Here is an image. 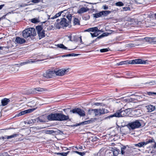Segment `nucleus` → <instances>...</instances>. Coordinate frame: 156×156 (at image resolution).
I'll use <instances>...</instances> for the list:
<instances>
[{"mask_svg":"<svg viewBox=\"0 0 156 156\" xmlns=\"http://www.w3.org/2000/svg\"><path fill=\"white\" fill-rule=\"evenodd\" d=\"M31 2L34 3H38L40 2V0H31Z\"/></svg>","mask_w":156,"mask_h":156,"instance_id":"nucleus-44","label":"nucleus"},{"mask_svg":"<svg viewBox=\"0 0 156 156\" xmlns=\"http://www.w3.org/2000/svg\"><path fill=\"white\" fill-rule=\"evenodd\" d=\"M4 5H0V10L3 7Z\"/></svg>","mask_w":156,"mask_h":156,"instance_id":"nucleus-61","label":"nucleus"},{"mask_svg":"<svg viewBox=\"0 0 156 156\" xmlns=\"http://www.w3.org/2000/svg\"><path fill=\"white\" fill-rule=\"evenodd\" d=\"M27 5L26 4H23V5L22 6V5H21L20 6L21 7H22V6H27Z\"/></svg>","mask_w":156,"mask_h":156,"instance_id":"nucleus-62","label":"nucleus"},{"mask_svg":"<svg viewBox=\"0 0 156 156\" xmlns=\"http://www.w3.org/2000/svg\"><path fill=\"white\" fill-rule=\"evenodd\" d=\"M14 21L15 20H8V23L9 24V25H14L16 24V23H17L15 22Z\"/></svg>","mask_w":156,"mask_h":156,"instance_id":"nucleus-31","label":"nucleus"},{"mask_svg":"<svg viewBox=\"0 0 156 156\" xmlns=\"http://www.w3.org/2000/svg\"><path fill=\"white\" fill-rule=\"evenodd\" d=\"M144 40V38H138L136 39V41H143Z\"/></svg>","mask_w":156,"mask_h":156,"instance_id":"nucleus-52","label":"nucleus"},{"mask_svg":"<svg viewBox=\"0 0 156 156\" xmlns=\"http://www.w3.org/2000/svg\"><path fill=\"white\" fill-rule=\"evenodd\" d=\"M47 118L49 121H62L69 119L68 115H66L61 113H51L47 116Z\"/></svg>","mask_w":156,"mask_h":156,"instance_id":"nucleus-1","label":"nucleus"},{"mask_svg":"<svg viewBox=\"0 0 156 156\" xmlns=\"http://www.w3.org/2000/svg\"><path fill=\"white\" fill-rule=\"evenodd\" d=\"M36 35L35 29L34 28H29L24 30L23 32V36L25 38H27L31 36Z\"/></svg>","mask_w":156,"mask_h":156,"instance_id":"nucleus-3","label":"nucleus"},{"mask_svg":"<svg viewBox=\"0 0 156 156\" xmlns=\"http://www.w3.org/2000/svg\"><path fill=\"white\" fill-rule=\"evenodd\" d=\"M68 20H71L72 19L71 17V14H69L68 16H67Z\"/></svg>","mask_w":156,"mask_h":156,"instance_id":"nucleus-56","label":"nucleus"},{"mask_svg":"<svg viewBox=\"0 0 156 156\" xmlns=\"http://www.w3.org/2000/svg\"><path fill=\"white\" fill-rule=\"evenodd\" d=\"M99 109H95V116H100V115Z\"/></svg>","mask_w":156,"mask_h":156,"instance_id":"nucleus-34","label":"nucleus"},{"mask_svg":"<svg viewBox=\"0 0 156 156\" xmlns=\"http://www.w3.org/2000/svg\"><path fill=\"white\" fill-rule=\"evenodd\" d=\"M147 94L149 95H152L153 94L156 95V93H154L153 92H147Z\"/></svg>","mask_w":156,"mask_h":156,"instance_id":"nucleus-50","label":"nucleus"},{"mask_svg":"<svg viewBox=\"0 0 156 156\" xmlns=\"http://www.w3.org/2000/svg\"><path fill=\"white\" fill-rule=\"evenodd\" d=\"M70 112L73 113H77L81 116H84L85 115V113L84 111L80 108H76L70 110Z\"/></svg>","mask_w":156,"mask_h":156,"instance_id":"nucleus-6","label":"nucleus"},{"mask_svg":"<svg viewBox=\"0 0 156 156\" xmlns=\"http://www.w3.org/2000/svg\"><path fill=\"white\" fill-rule=\"evenodd\" d=\"M93 122V121L92 120H88V121H86L83 122L82 123V124H87Z\"/></svg>","mask_w":156,"mask_h":156,"instance_id":"nucleus-36","label":"nucleus"},{"mask_svg":"<svg viewBox=\"0 0 156 156\" xmlns=\"http://www.w3.org/2000/svg\"><path fill=\"white\" fill-rule=\"evenodd\" d=\"M57 46L60 48L63 49H67V48L62 44H58L57 45Z\"/></svg>","mask_w":156,"mask_h":156,"instance_id":"nucleus-29","label":"nucleus"},{"mask_svg":"<svg viewBox=\"0 0 156 156\" xmlns=\"http://www.w3.org/2000/svg\"><path fill=\"white\" fill-rule=\"evenodd\" d=\"M54 133V131L53 130H47L45 131V133L47 134H51Z\"/></svg>","mask_w":156,"mask_h":156,"instance_id":"nucleus-43","label":"nucleus"},{"mask_svg":"<svg viewBox=\"0 0 156 156\" xmlns=\"http://www.w3.org/2000/svg\"><path fill=\"white\" fill-rule=\"evenodd\" d=\"M69 69H62L57 71H55V75L62 76L66 74L69 71Z\"/></svg>","mask_w":156,"mask_h":156,"instance_id":"nucleus-7","label":"nucleus"},{"mask_svg":"<svg viewBox=\"0 0 156 156\" xmlns=\"http://www.w3.org/2000/svg\"><path fill=\"white\" fill-rule=\"evenodd\" d=\"M141 126V123L139 120H136L135 121L129 123L127 125V127L130 130H133L139 128Z\"/></svg>","mask_w":156,"mask_h":156,"instance_id":"nucleus-4","label":"nucleus"},{"mask_svg":"<svg viewBox=\"0 0 156 156\" xmlns=\"http://www.w3.org/2000/svg\"><path fill=\"white\" fill-rule=\"evenodd\" d=\"M72 54V56H77V54Z\"/></svg>","mask_w":156,"mask_h":156,"instance_id":"nucleus-60","label":"nucleus"},{"mask_svg":"<svg viewBox=\"0 0 156 156\" xmlns=\"http://www.w3.org/2000/svg\"><path fill=\"white\" fill-rule=\"evenodd\" d=\"M31 22L32 23H36L39 22L38 20H31Z\"/></svg>","mask_w":156,"mask_h":156,"instance_id":"nucleus-53","label":"nucleus"},{"mask_svg":"<svg viewBox=\"0 0 156 156\" xmlns=\"http://www.w3.org/2000/svg\"><path fill=\"white\" fill-rule=\"evenodd\" d=\"M36 90L38 91H39V92H42V91H47V90L46 89H44V88H43L38 87V88H37L34 89V91L35 92Z\"/></svg>","mask_w":156,"mask_h":156,"instance_id":"nucleus-22","label":"nucleus"},{"mask_svg":"<svg viewBox=\"0 0 156 156\" xmlns=\"http://www.w3.org/2000/svg\"><path fill=\"white\" fill-rule=\"evenodd\" d=\"M99 113L100 115L102 114H104L108 112V110L105 108H102L99 109Z\"/></svg>","mask_w":156,"mask_h":156,"instance_id":"nucleus-20","label":"nucleus"},{"mask_svg":"<svg viewBox=\"0 0 156 156\" xmlns=\"http://www.w3.org/2000/svg\"><path fill=\"white\" fill-rule=\"evenodd\" d=\"M103 9L105 10L108 9V6L106 5H103Z\"/></svg>","mask_w":156,"mask_h":156,"instance_id":"nucleus-51","label":"nucleus"},{"mask_svg":"<svg viewBox=\"0 0 156 156\" xmlns=\"http://www.w3.org/2000/svg\"><path fill=\"white\" fill-rule=\"evenodd\" d=\"M152 43L154 44H156V37H152Z\"/></svg>","mask_w":156,"mask_h":156,"instance_id":"nucleus-48","label":"nucleus"},{"mask_svg":"<svg viewBox=\"0 0 156 156\" xmlns=\"http://www.w3.org/2000/svg\"><path fill=\"white\" fill-rule=\"evenodd\" d=\"M18 135L16 134H14L13 135H11L10 136H6L3 137V139H11L13 138L16 137Z\"/></svg>","mask_w":156,"mask_h":156,"instance_id":"nucleus-19","label":"nucleus"},{"mask_svg":"<svg viewBox=\"0 0 156 156\" xmlns=\"http://www.w3.org/2000/svg\"><path fill=\"white\" fill-rule=\"evenodd\" d=\"M130 64H146L147 62V60H143L141 59H136L129 61Z\"/></svg>","mask_w":156,"mask_h":156,"instance_id":"nucleus-8","label":"nucleus"},{"mask_svg":"<svg viewBox=\"0 0 156 156\" xmlns=\"http://www.w3.org/2000/svg\"><path fill=\"white\" fill-rule=\"evenodd\" d=\"M10 101V100L9 99L4 98L1 100L2 105L3 106L6 105L8 104Z\"/></svg>","mask_w":156,"mask_h":156,"instance_id":"nucleus-15","label":"nucleus"},{"mask_svg":"<svg viewBox=\"0 0 156 156\" xmlns=\"http://www.w3.org/2000/svg\"><path fill=\"white\" fill-rule=\"evenodd\" d=\"M67 155V154L66 153H62L61 155L65 156Z\"/></svg>","mask_w":156,"mask_h":156,"instance_id":"nucleus-57","label":"nucleus"},{"mask_svg":"<svg viewBox=\"0 0 156 156\" xmlns=\"http://www.w3.org/2000/svg\"><path fill=\"white\" fill-rule=\"evenodd\" d=\"M88 114L90 115H94L95 109H90L88 110Z\"/></svg>","mask_w":156,"mask_h":156,"instance_id":"nucleus-30","label":"nucleus"},{"mask_svg":"<svg viewBox=\"0 0 156 156\" xmlns=\"http://www.w3.org/2000/svg\"><path fill=\"white\" fill-rule=\"evenodd\" d=\"M112 33V32H105L104 33H103L101 35L99 36L98 37H97V38L95 40H96L98 39H100L102 37H105V36H107L108 35L111 34Z\"/></svg>","mask_w":156,"mask_h":156,"instance_id":"nucleus-17","label":"nucleus"},{"mask_svg":"<svg viewBox=\"0 0 156 156\" xmlns=\"http://www.w3.org/2000/svg\"><path fill=\"white\" fill-rule=\"evenodd\" d=\"M127 63L126 61H122L116 64L117 66L122 65L124 64H126Z\"/></svg>","mask_w":156,"mask_h":156,"instance_id":"nucleus-40","label":"nucleus"},{"mask_svg":"<svg viewBox=\"0 0 156 156\" xmlns=\"http://www.w3.org/2000/svg\"><path fill=\"white\" fill-rule=\"evenodd\" d=\"M36 29L37 33L42 30V28L41 26H38L36 27Z\"/></svg>","mask_w":156,"mask_h":156,"instance_id":"nucleus-33","label":"nucleus"},{"mask_svg":"<svg viewBox=\"0 0 156 156\" xmlns=\"http://www.w3.org/2000/svg\"><path fill=\"white\" fill-rule=\"evenodd\" d=\"M74 25H80L79 20H73Z\"/></svg>","mask_w":156,"mask_h":156,"instance_id":"nucleus-39","label":"nucleus"},{"mask_svg":"<svg viewBox=\"0 0 156 156\" xmlns=\"http://www.w3.org/2000/svg\"><path fill=\"white\" fill-rule=\"evenodd\" d=\"M34 62H33V61H30L29 60H28L26 62H23L21 63V64H22L23 65H25V64H27L28 63H30V62L33 63Z\"/></svg>","mask_w":156,"mask_h":156,"instance_id":"nucleus-46","label":"nucleus"},{"mask_svg":"<svg viewBox=\"0 0 156 156\" xmlns=\"http://www.w3.org/2000/svg\"><path fill=\"white\" fill-rule=\"evenodd\" d=\"M131 108L126 109L125 110H122V109L117 111L115 113L108 117L109 118L116 117H124L128 115L129 112L130 111Z\"/></svg>","mask_w":156,"mask_h":156,"instance_id":"nucleus-2","label":"nucleus"},{"mask_svg":"<svg viewBox=\"0 0 156 156\" xmlns=\"http://www.w3.org/2000/svg\"><path fill=\"white\" fill-rule=\"evenodd\" d=\"M108 51V50L107 48H104L101 49L100 50V51L101 52H106Z\"/></svg>","mask_w":156,"mask_h":156,"instance_id":"nucleus-42","label":"nucleus"},{"mask_svg":"<svg viewBox=\"0 0 156 156\" xmlns=\"http://www.w3.org/2000/svg\"><path fill=\"white\" fill-rule=\"evenodd\" d=\"M47 117L44 116H42L37 118V122H46Z\"/></svg>","mask_w":156,"mask_h":156,"instance_id":"nucleus-12","label":"nucleus"},{"mask_svg":"<svg viewBox=\"0 0 156 156\" xmlns=\"http://www.w3.org/2000/svg\"><path fill=\"white\" fill-rule=\"evenodd\" d=\"M38 36L40 39L44 37L45 36V31L44 30L38 33Z\"/></svg>","mask_w":156,"mask_h":156,"instance_id":"nucleus-21","label":"nucleus"},{"mask_svg":"<svg viewBox=\"0 0 156 156\" xmlns=\"http://www.w3.org/2000/svg\"><path fill=\"white\" fill-rule=\"evenodd\" d=\"M63 12V11H61L60 12H59L58 13L56 14L54 16L51 18V19H53L55 18H56L57 17H58L60 16L61 14V13Z\"/></svg>","mask_w":156,"mask_h":156,"instance_id":"nucleus-27","label":"nucleus"},{"mask_svg":"<svg viewBox=\"0 0 156 156\" xmlns=\"http://www.w3.org/2000/svg\"><path fill=\"white\" fill-rule=\"evenodd\" d=\"M144 145H145V144H144V142H141L135 145V146H138L139 147H142Z\"/></svg>","mask_w":156,"mask_h":156,"instance_id":"nucleus-32","label":"nucleus"},{"mask_svg":"<svg viewBox=\"0 0 156 156\" xmlns=\"http://www.w3.org/2000/svg\"><path fill=\"white\" fill-rule=\"evenodd\" d=\"M68 37V38L69 39V40H71V36L70 35V36H69Z\"/></svg>","mask_w":156,"mask_h":156,"instance_id":"nucleus-64","label":"nucleus"},{"mask_svg":"<svg viewBox=\"0 0 156 156\" xmlns=\"http://www.w3.org/2000/svg\"><path fill=\"white\" fill-rule=\"evenodd\" d=\"M102 16H106L110 14L111 11H101Z\"/></svg>","mask_w":156,"mask_h":156,"instance_id":"nucleus-25","label":"nucleus"},{"mask_svg":"<svg viewBox=\"0 0 156 156\" xmlns=\"http://www.w3.org/2000/svg\"><path fill=\"white\" fill-rule=\"evenodd\" d=\"M94 33H90V34L91 35V36L92 37H96L99 34H100V32H102L103 31H102L101 30H98H98L96 31H94Z\"/></svg>","mask_w":156,"mask_h":156,"instance_id":"nucleus-16","label":"nucleus"},{"mask_svg":"<svg viewBox=\"0 0 156 156\" xmlns=\"http://www.w3.org/2000/svg\"><path fill=\"white\" fill-rule=\"evenodd\" d=\"M154 142V139H149L146 142H144V144L146 145V144Z\"/></svg>","mask_w":156,"mask_h":156,"instance_id":"nucleus-38","label":"nucleus"},{"mask_svg":"<svg viewBox=\"0 0 156 156\" xmlns=\"http://www.w3.org/2000/svg\"><path fill=\"white\" fill-rule=\"evenodd\" d=\"M35 109V108L30 109L22 111L18 114L17 115V116H19L27 113H31L34 111Z\"/></svg>","mask_w":156,"mask_h":156,"instance_id":"nucleus-9","label":"nucleus"},{"mask_svg":"<svg viewBox=\"0 0 156 156\" xmlns=\"http://www.w3.org/2000/svg\"><path fill=\"white\" fill-rule=\"evenodd\" d=\"M55 70H48L43 74V76L47 78H52L55 76Z\"/></svg>","mask_w":156,"mask_h":156,"instance_id":"nucleus-5","label":"nucleus"},{"mask_svg":"<svg viewBox=\"0 0 156 156\" xmlns=\"http://www.w3.org/2000/svg\"><path fill=\"white\" fill-rule=\"evenodd\" d=\"M72 56V54H68L67 55H64V56Z\"/></svg>","mask_w":156,"mask_h":156,"instance_id":"nucleus-58","label":"nucleus"},{"mask_svg":"<svg viewBox=\"0 0 156 156\" xmlns=\"http://www.w3.org/2000/svg\"><path fill=\"white\" fill-rule=\"evenodd\" d=\"M94 105H95L98 106V105H101L102 104L101 103H94Z\"/></svg>","mask_w":156,"mask_h":156,"instance_id":"nucleus-55","label":"nucleus"},{"mask_svg":"<svg viewBox=\"0 0 156 156\" xmlns=\"http://www.w3.org/2000/svg\"><path fill=\"white\" fill-rule=\"evenodd\" d=\"M89 9L85 7H82L77 10V12L78 13L81 14L84 13L88 11Z\"/></svg>","mask_w":156,"mask_h":156,"instance_id":"nucleus-14","label":"nucleus"},{"mask_svg":"<svg viewBox=\"0 0 156 156\" xmlns=\"http://www.w3.org/2000/svg\"><path fill=\"white\" fill-rule=\"evenodd\" d=\"M98 30V28L97 27H92L89 29H88L87 30H85L84 31V32H87V31H91L92 32H94V31H96Z\"/></svg>","mask_w":156,"mask_h":156,"instance_id":"nucleus-23","label":"nucleus"},{"mask_svg":"<svg viewBox=\"0 0 156 156\" xmlns=\"http://www.w3.org/2000/svg\"><path fill=\"white\" fill-rule=\"evenodd\" d=\"M55 27L56 28L58 29L62 27V26L60 25V22L59 23H57L55 24Z\"/></svg>","mask_w":156,"mask_h":156,"instance_id":"nucleus-37","label":"nucleus"},{"mask_svg":"<svg viewBox=\"0 0 156 156\" xmlns=\"http://www.w3.org/2000/svg\"><path fill=\"white\" fill-rule=\"evenodd\" d=\"M146 42H147L149 43H152V37H146L144 38Z\"/></svg>","mask_w":156,"mask_h":156,"instance_id":"nucleus-28","label":"nucleus"},{"mask_svg":"<svg viewBox=\"0 0 156 156\" xmlns=\"http://www.w3.org/2000/svg\"><path fill=\"white\" fill-rule=\"evenodd\" d=\"M36 103L35 101H32L28 103L27 104V105L30 107H32L35 106L36 105Z\"/></svg>","mask_w":156,"mask_h":156,"instance_id":"nucleus-24","label":"nucleus"},{"mask_svg":"<svg viewBox=\"0 0 156 156\" xmlns=\"http://www.w3.org/2000/svg\"><path fill=\"white\" fill-rule=\"evenodd\" d=\"M146 108L148 112H151L154 111L155 108L154 106L151 105H147Z\"/></svg>","mask_w":156,"mask_h":156,"instance_id":"nucleus-13","label":"nucleus"},{"mask_svg":"<svg viewBox=\"0 0 156 156\" xmlns=\"http://www.w3.org/2000/svg\"><path fill=\"white\" fill-rule=\"evenodd\" d=\"M93 15L94 17L96 18H98L102 16L101 11L99 13L94 14Z\"/></svg>","mask_w":156,"mask_h":156,"instance_id":"nucleus-26","label":"nucleus"},{"mask_svg":"<svg viewBox=\"0 0 156 156\" xmlns=\"http://www.w3.org/2000/svg\"><path fill=\"white\" fill-rule=\"evenodd\" d=\"M55 154H57V155H61V154H62V153H55Z\"/></svg>","mask_w":156,"mask_h":156,"instance_id":"nucleus-63","label":"nucleus"},{"mask_svg":"<svg viewBox=\"0 0 156 156\" xmlns=\"http://www.w3.org/2000/svg\"><path fill=\"white\" fill-rule=\"evenodd\" d=\"M126 100L128 102H132L134 101V99L133 98H129Z\"/></svg>","mask_w":156,"mask_h":156,"instance_id":"nucleus-41","label":"nucleus"},{"mask_svg":"<svg viewBox=\"0 0 156 156\" xmlns=\"http://www.w3.org/2000/svg\"><path fill=\"white\" fill-rule=\"evenodd\" d=\"M74 152L75 153L78 154H79L81 156H83V155H84L85 154L83 152H79L78 151H75Z\"/></svg>","mask_w":156,"mask_h":156,"instance_id":"nucleus-45","label":"nucleus"},{"mask_svg":"<svg viewBox=\"0 0 156 156\" xmlns=\"http://www.w3.org/2000/svg\"><path fill=\"white\" fill-rule=\"evenodd\" d=\"M151 20H149V21L146 22V27H149L151 26H154L156 24L151 22Z\"/></svg>","mask_w":156,"mask_h":156,"instance_id":"nucleus-18","label":"nucleus"},{"mask_svg":"<svg viewBox=\"0 0 156 156\" xmlns=\"http://www.w3.org/2000/svg\"><path fill=\"white\" fill-rule=\"evenodd\" d=\"M15 41L16 43L20 44H22L26 42L24 39L18 37H16Z\"/></svg>","mask_w":156,"mask_h":156,"instance_id":"nucleus-11","label":"nucleus"},{"mask_svg":"<svg viewBox=\"0 0 156 156\" xmlns=\"http://www.w3.org/2000/svg\"><path fill=\"white\" fill-rule=\"evenodd\" d=\"M115 5L117 6H123L124 4L122 2H119L115 3Z\"/></svg>","mask_w":156,"mask_h":156,"instance_id":"nucleus-35","label":"nucleus"},{"mask_svg":"<svg viewBox=\"0 0 156 156\" xmlns=\"http://www.w3.org/2000/svg\"><path fill=\"white\" fill-rule=\"evenodd\" d=\"M154 16V15L152 12H150L148 15V16L150 18H152Z\"/></svg>","mask_w":156,"mask_h":156,"instance_id":"nucleus-49","label":"nucleus"},{"mask_svg":"<svg viewBox=\"0 0 156 156\" xmlns=\"http://www.w3.org/2000/svg\"><path fill=\"white\" fill-rule=\"evenodd\" d=\"M79 38H80V42L82 44L83 43V42H82V40L81 36H80Z\"/></svg>","mask_w":156,"mask_h":156,"instance_id":"nucleus-59","label":"nucleus"},{"mask_svg":"<svg viewBox=\"0 0 156 156\" xmlns=\"http://www.w3.org/2000/svg\"><path fill=\"white\" fill-rule=\"evenodd\" d=\"M70 21L71 20H61L60 21V25L62 27H66L69 25Z\"/></svg>","mask_w":156,"mask_h":156,"instance_id":"nucleus-10","label":"nucleus"},{"mask_svg":"<svg viewBox=\"0 0 156 156\" xmlns=\"http://www.w3.org/2000/svg\"><path fill=\"white\" fill-rule=\"evenodd\" d=\"M7 16V14L5 15L4 16H3L2 18H0V20L1 19H7L5 17Z\"/></svg>","mask_w":156,"mask_h":156,"instance_id":"nucleus-54","label":"nucleus"},{"mask_svg":"<svg viewBox=\"0 0 156 156\" xmlns=\"http://www.w3.org/2000/svg\"><path fill=\"white\" fill-rule=\"evenodd\" d=\"M136 44L135 43H129L128 44V46L130 47H135L136 46Z\"/></svg>","mask_w":156,"mask_h":156,"instance_id":"nucleus-47","label":"nucleus"}]
</instances>
